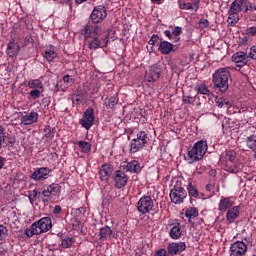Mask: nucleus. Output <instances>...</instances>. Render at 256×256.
<instances>
[{"mask_svg":"<svg viewBox=\"0 0 256 256\" xmlns=\"http://www.w3.org/2000/svg\"><path fill=\"white\" fill-rule=\"evenodd\" d=\"M107 17V9L105 6H96L94 7L90 19L93 24L88 23L84 27L85 33H101L102 29L97 25V23H101Z\"/></svg>","mask_w":256,"mask_h":256,"instance_id":"obj_1","label":"nucleus"},{"mask_svg":"<svg viewBox=\"0 0 256 256\" xmlns=\"http://www.w3.org/2000/svg\"><path fill=\"white\" fill-rule=\"evenodd\" d=\"M229 79L231 81V72L229 68H219L213 74V84L215 89H218L220 93H227L229 91Z\"/></svg>","mask_w":256,"mask_h":256,"instance_id":"obj_2","label":"nucleus"},{"mask_svg":"<svg viewBox=\"0 0 256 256\" xmlns=\"http://www.w3.org/2000/svg\"><path fill=\"white\" fill-rule=\"evenodd\" d=\"M53 227V222L49 217H43L40 220L34 222L30 227L25 229V235L33 237V235H41V233H47Z\"/></svg>","mask_w":256,"mask_h":256,"instance_id":"obj_3","label":"nucleus"},{"mask_svg":"<svg viewBox=\"0 0 256 256\" xmlns=\"http://www.w3.org/2000/svg\"><path fill=\"white\" fill-rule=\"evenodd\" d=\"M207 153V141L200 140L188 151L189 163L201 161Z\"/></svg>","mask_w":256,"mask_h":256,"instance_id":"obj_4","label":"nucleus"},{"mask_svg":"<svg viewBox=\"0 0 256 256\" xmlns=\"http://www.w3.org/2000/svg\"><path fill=\"white\" fill-rule=\"evenodd\" d=\"M245 3V0H234L229 7L228 10V19L227 23L228 25H231V27H235L237 23L239 22V13H243V4Z\"/></svg>","mask_w":256,"mask_h":256,"instance_id":"obj_5","label":"nucleus"},{"mask_svg":"<svg viewBox=\"0 0 256 256\" xmlns=\"http://www.w3.org/2000/svg\"><path fill=\"white\" fill-rule=\"evenodd\" d=\"M171 203L174 205H181L187 199V190L181 186V183L177 182L173 189L170 191Z\"/></svg>","mask_w":256,"mask_h":256,"instance_id":"obj_6","label":"nucleus"},{"mask_svg":"<svg viewBox=\"0 0 256 256\" xmlns=\"http://www.w3.org/2000/svg\"><path fill=\"white\" fill-rule=\"evenodd\" d=\"M137 211L141 213V215H147V213H151L153 211V207H155V201L151 196H142L136 204Z\"/></svg>","mask_w":256,"mask_h":256,"instance_id":"obj_7","label":"nucleus"},{"mask_svg":"<svg viewBox=\"0 0 256 256\" xmlns=\"http://www.w3.org/2000/svg\"><path fill=\"white\" fill-rule=\"evenodd\" d=\"M19 34L14 33L11 35V41L7 45L6 53L9 57H17L21 51V46H19Z\"/></svg>","mask_w":256,"mask_h":256,"instance_id":"obj_8","label":"nucleus"},{"mask_svg":"<svg viewBox=\"0 0 256 256\" xmlns=\"http://www.w3.org/2000/svg\"><path fill=\"white\" fill-rule=\"evenodd\" d=\"M95 123V110L93 108H88L80 120V125L84 127L87 131L93 127Z\"/></svg>","mask_w":256,"mask_h":256,"instance_id":"obj_9","label":"nucleus"},{"mask_svg":"<svg viewBox=\"0 0 256 256\" xmlns=\"http://www.w3.org/2000/svg\"><path fill=\"white\" fill-rule=\"evenodd\" d=\"M162 71L163 67L161 64L156 63L152 65L150 71L146 73V81H148V83H154V81H157L161 77Z\"/></svg>","mask_w":256,"mask_h":256,"instance_id":"obj_10","label":"nucleus"},{"mask_svg":"<svg viewBox=\"0 0 256 256\" xmlns=\"http://www.w3.org/2000/svg\"><path fill=\"white\" fill-rule=\"evenodd\" d=\"M247 253V243L244 241H236L230 246L231 256H243Z\"/></svg>","mask_w":256,"mask_h":256,"instance_id":"obj_11","label":"nucleus"},{"mask_svg":"<svg viewBox=\"0 0 256 256\" xmlns=\"http://www.w3.org/2000/svg\"><path fill=\"white\" fill-rule=\"evenodd\" d=\"M51 173L52 170L48 167L38 168L32 173L31 179L34 181H45V179H49Z\"/></svg>","mask_w":256,"mask_h":256,"instance_id":"obj_12","label":"nucleus"},{"mask_svg":"<svg viewBox=\"0 0 256 256\" xmlns=\"http://www.w3.org/2000/svg\"><path fill=\"white\" fill-rule=\"evenodd\" d=\"M185 249H187L185 242H173L168 244L167 247L168 255H179V253H183Z\"/></svg>","mask_w":256,"mask_h":256,"instance_id":"obj_13","label":"nucleus"},{"mask_svg":"<svg viewBox=\"0 0 256 256\" xmlns=\"http://www.w3.org/2000/svg\"><path fill=\"white\" fill-rule=\"evenodd\" d=\"M232 61L237 64V67H245L249 63V56L247 53L239 51L233 54Z\"/></svg>","mask_w":256,"mask_h":256,"instance_id":"obj_14","label":"nucleus"},{"mask_svg":"<svg viewBox=\"0 0 256 256\" xmlns=\"http://www.w3.org/2000/svg\"><path fill=\"white\" fill-rule=\"evenodd\" d=\"M114 182L117 189H123L127 185V174L121 170H116L114 172Z\"/></svg>","mask_w":256,"mask_h":256,"instance_id":"obj_15","label":"nucleus"},{"mask_svg":"<svg viewBox=\"0 0 256 256\" xmlns=\"http://www.w3.org/2000/svg\"><path fill=\"white\" fill-rule=\"evenodd\" d=\"M111 175H113V166H111L110 164H103L99 169V177L101 181L107 183Z\"/></svg>","mask_w":256,"mask_h":256,"instance_id":"obj_16","label":"nucleus"},{"mask_svg":"<svg viewBox=\"0 0 256 256\" xmlns=\"http://www.w3.org/2000/svg\"><path fill=\"white\" fill-rule=\"evenodd\" d=\"M21 125H33L39 121V114L37 112H30L20 118Z\"/></svg>","mask_w":256,"mask_h":256,"instance_id":"obj_17","label":"nucleus"},{"mask_svg":"<svg viewBox=\"0 0 256 256\" xmlns=\"http://www.w3.org/2000/svg\"><path fill=\"white\" fill-rule=\"evenodd\" d=\"M239 215H241V206H234L227 211L226 221H228V223H235Z\"/></svg>","mask_w":256,"mask_h":256,"instance_id":"obj_18","label":"nucleus"},{"mask_svg":"<svg viewBox=\"0 0 256 256\" xmlns=\"http://www.w3.org/2000/svg\"><path fill=\"white\" fill-rule=\"evenodd\" d=\"M99 241H110L111 237H113V230L109 226H104L99 230Z\"/></svg>","mask_w":256,"mask_h":256,"instance_id":"obj_19","label":"nucleus"},{"mask_svg":"<svg viewBox=\"0 0 256 256\" xmlns=\"http://www.w3.org/2000/svg\"><path fill=\"white\" fill-rule=\"evenodd\" d=\"M237 159V152L234 150H226L222 155L220 156V161H223L224 163H235V160Z\"/></svg>","mask_w":256,"mask_h":256,"instance_id":"obj_20","label":"nucleus"},{"mask_svg":"<svg viewBox=\"0 0 256 256\" xmlns=\"http://www.w3.org/2000/svg\"><path fill=\"white\" fill-rule=\"evenodd\" d=\"M123 168L129 173H139L141 171V164L137 160H133L124 165Z\"/></svg>","mask_w":256,"mask_h":256,"instance_id":"obj_21","label":"nucleus"},{"mask_svg":"<svg viewBox=\"0 0 256 256\" xmlns=\"http://www.w3.org/2000/svg\"><path fill=\"white\" fill-rule=\"evenodd\" d=\"M235 205L234 201H231V198H222L218 204V210L220 211H229Z\"/></svg>","mask_w":256,"mask_h":256,"instance_id":"obj_22","label":"nucleus"},{"mask_svg":"<svg viewBox=\"0 0 256 256\" xmlns=\"http://www.w3.org/2000/svg\"><path fill=\"white\" fill-rule=\"evenodd\" d=\"M147 145L145 142H141L139 140L132 139L130 141V153H139L143 147Z\"/></svg>","mask_w":256,"mask_h":256,"instance_id":"obj_23","label":"nucleus"},{"mask_svg":"<svg viewBox=\"0 0 256 256\" xmlns=\"http://www.w3.org/2000/svg\"><path fill=\"white\" fill-rule=\"evenodd\" d=\"M194 91L198 93V95H206V97L211 96V90L205 84H195Z\"/></svg>","mask_w":256,"mask_h":256,"instance_id":"obj_24","label":"nucleus"},{"mask_svg":"<svg viewBox=\"0 0 256 256\" xmlns=\"http://www.w3.org/2000/svg\"><path fill=\"white\" fill-rule=\"evenodd\" d=\"M158 49L162 55H169V53L173 51V44L167 41H162L160 42Z\"/></svg>","mask_w":256,"mask_h":256,"instance_id":"obj_25","label":"nucleus"},{"mask_svg":"<svg viewBox=\"0 0 256 256\" xmlns=\"http://www.w3.org/2000/svg\"><path fill=\"white\" fill-rule=\"evenodd\" d=\"M44 59L51 62L53 59L57 57V53L55 52V48L53 46H49L45 49L43 54Z\"/></svg>","mask_w":256,"mask_h":256,"instance_id":"obj_26","label":"nucleus"},{"mask_svg":"<svg viewBox=\"0 0 256 256\" xmlns=\"http://www.w3.org/2000/svg\"><path fill=\"white\" fill-rule=\"evenodd\" d=\"M46 190L49 191L50 195L53 197H57L59 193H61V186L59 184H50L46 187Z\"/></svg>","mask_w":256,"mask_h":256,"instance_id":"obj_27","label":"nucleus"},{"mask_svg":"<svg viewBox=\"0 0 256 256\" xmlns=\"http://www.w3.org/2000/svg\"><path fill=\"white\" fill-rule=\"evenodd\" d=\"M246 147L250 149V151H256V135L252 134L246 138Z\"/></svg>","mask_w":256,"mask_h":256,"instance_id":"obj_28","label":"nucleus"},{"mask_svg":"<svg viewBox=\"0 0 256 256\" xmlns=\"http://www.w3.org/2000/svg\"><path fill=\"white\" fill-rule=\"evenodd\" d=\"M188 193L190 197H194L195 199L199 197H204L203 193H199V190H197V187L193 185V183H190L188 186Z\"/></svg>","mask_w":256,"mask_h":256,"instance_id":"obj_29","label":"nucleus"},{"mask_svg":"<svg viewBox=\"0 0 256 256\" xmlns=\"http://www.w3.org/2000/svg\"><path fill=\"white\" fill-rule=\"evenodd\" d=\"M170 237L171 239H179L181 237V224L177 223V225L171 228Z\"/></svg>","mask_w":256,"mask_h":256,"instance_id":"obj_30","label":"nucleus"},{"mask_svg":"<svg viewBox=\"0 0 256 256\" xmlns=\"http://www.w3.org/2000/svg\"><path fill=\"white\" fill-rule=\"evenodd\" d=\"M117 103H119V99H117V97L115 96H111L110 98H106L104 100V105H106V107H109V109H113L115 105H117Z\"/></svg>","mask_w":256,"mask_h":256,"instance_id":"obj_31","label":"nucleus"},{"mask_svg":"<svg viewBox=\"0 0 256 256\" xmlns=\"http://www.w3.org/2000/svg\"><path fill=\"white\" fill-rule=\"evenodd\" d=\"M78 147L82 151V153H90L91 152V143L87 141H79Z\"/></svg>","mask_w":256,"mask_h":256,"instance_id":"obj_32","label":"nucleus"},{"mask_svg":"<svg viewBox=\"0 0 256 256\" xmlns=\"http://www.w3.org/2000/svg\"><path fill=\"white\" fill-rule=\"evenodd\" d=\"M185 216L188 219H195V217H199V210L195 207L188 208L185 212Z\"/></svg>","mask_w":256,"mask_h":256,"instance_id":"obj_33","label":"nucleus"},{"mask_svg":"<svg viewBox=\"0 0 256 256\" xmlns=\"http://www.w3.org/2000/svg\"><path fill=\"white\" fill-rule=\"evenodd\" d=\"M59 91H63V93H65V91H67V86L65 85V82H63V79L58 80L55 85L54 93H59Z\"/></svg>","mask_w":256,"mask_h":256,"instance_id":"obj_34","label":"nucleus"},{"mask_svg":"<svg viewBox=\"0 0 256 256\" xmlns=\"http://www.w3.org/2000/svg\"><path fill=\"white\" fill-rule=\"evenodd\" d=\"M63 83L66 85V88L69 89V87H73L75 85V78L71 77L70 75H64L63 76Z\"/></svg>","mask_w":256,"mask_h":256,"instance_id":"obj_35","label":"nucleus"},{"mask_svg":"<svg viewBox=\"0 0 256 256\" xmlns=\"http://www.w3.org/2000/svg\"><path fill=\"white\" fill-rule=\"evenodd\" d=\"M18 41L19 43H22V45H24V47H27V45H29V43H33V37H31V35H27L24 38H21V35L18 34Z\"/></svg>","mask_w":256,"mask_h":256,"instance_id":"obj_36","label":"nucleus"},{"mask_svg":"<svg viewBox=\"0 0 256 256\" xmlns=\"http://www.w3.org/2000/svg\"><path fill=\"white\" fill-rule=\"evenodd\" d=\"M101 47V40L94 36L92 40L89 42V49H99Z\"/></svg>","mask_w":256,"mask_h":256,"instance_id":"obj_37","label":"nucleus"},{"mask_svg":"<svg viewBox=\"0 0 256 256\" xmlns=\"http://www.w3.org/2000/svg\"><path fill=\"white\" fill-rule=\"evenodd\" d=\"M28 87H30V89H42L43 83L38 79L31 80L28 82Z\"/></svg>","mask_w":256,"mask_h":256,"instance_id":"obj_38","label":"nucleus"},{"mask_svg":"<svg viewBox=\"0 0 256 256\" xmlns=\"http://www.w3.org/2000/svg\"><path fill=\"white\" fill-rule=\"evenodd\" d=\"M147 132L145 131H139L137 134H136V138H134V140L136 141H140L142 143H146L147 144Z\"/></svg>","mask_w":256,"mask_h":256,"instance_id":"obj_39","label":"nucleus"},{"mask_svg":"<svg viewBox=\"0 0 256 256\" xmlns=\"http://www.w3.org/2000/svg\"><path fill=\"white\" fill-rule=\"evenodd\" d=\"M39 195H41V193L38 192L37 190L29 191L28 198H29L30 203H35V201H37V199H39Z\"/></svg>","mask_w":256,"mask_h":256,"instance_id":"obj_40","label":"nucleus"},{"mask_svg":"<svg viewBox=\"0 0 256 256\" xmlns=\"http://www.w3.org/2000/svg\"><path fill=\"white\" fill-rule=\"evenodd\" d=\"M8 235L9 230L4 225H0V241H3V239H7Z\"/></svg>","mask_w":256,"mask_h":256,"instance_id":"obj_41","label":"nucleus"},{"mask_svg":"<svg viewBox=\"0 0 256 256\" xmlns=\"http://www.w3.org/2000/svg\"><path fill=\"white\" fill-rule=\"evenodd\" d=\"M61 245L64 249H69V247L73 245V239L65 237L64 239H62Z\"/></svg>","mask_w":256,"mask_h":256,"instance_id":"obj_42","label":"nucleus"},{"mask_svg":"<svg viewBox=\"0 0 256 256\" xmlns=\"http://www.w3.org/2000/svg\"><path fill=\"white\" fill-rule=\"evenodd\" d=\"M42 195H43V197L46 198L43 200V203H49V201H53V196L51 195L49 190H47L46 188L43 189Z\"/></svg>","mask_w":256,"mask_h":256,"instance_id":"obj_43","label":"nucleus"},{"mask_svg":"<svg viewBox=\"0 0 256 256\" xmlns=\"http://www.w3.org/2000/svg\"><path fill=\"white\" fill-rule=\"evenodd\" d=\"M182 101L184 105H194L195 103V97H191V96H183L182 97Z\"/></svg>","mask_w":256,"mask_h":256,"instance_id":"obj_44","label":"nucleus"},{"mask_svg":"<svg viewBox=\"0 0 256 256\" xmlns=\"http://www.w3.org/2000/svg\"><path fill=\"white\" fill-rule=\"evenodd\" d=\"M248 11H253V4L249 0H244L243 13H247Z\"/></svg>","mask_w":256,"mask_h":256,"instance_id":"obj_45","label":"nucleus"},{"mask_svg":"<svg viewBox=\"0 0 256 256\" xmlns=\"http://www.w3.org/2000/svg\"><path fill=\"white\" fill-rule=\"evenodd\" d=\"M179 7L184 11H193V5H191V2L180 3Z\"/></svg>","mask_w":256,"mask_h":256,"instance_id":"obj_46","label":"nucleus"},{"mask_svg":"<svg viewBox=\"0 0 256 256\" xmlns=\"http://www.w3.org/2000/svg\"><path fill=\"white\" fill-rule=\"evenodd\" d=\"M45 131V137H47L48 139H53V137H55V133H57V130L55 128H48Z\"/></svg>","mask_w":256,"mask_h":256,"instance_id":"obj_47","label":"nucleus"},{"mask_svg":"<svg viewBox=\"0 0 256 256\" xmlns=\"http://www.w3.org/2000/svg\"><path fill=\"white\" fill-rule=\"evenodd\" d=\"M5 128L0 125V149L3 147V143H5Z\"/></svg>","mask_w":256,"mask_h":256,"instance_id":"obj_48","label":"nucleus"},{"mask_svg":"<svg viewBox=\"0 0 256 256\" xmlns=\"http://www.w3.org/2000/svg\"><path fill=\"white\" fill-rule=\"evenodd\" d=\"M216 105H218L219 107H229L230 103L229 101L223 99V98H218L216 100Z\"/></svg>","mask_w":256,"mask_h":256,"instance_id":"obj_49","label":"nucleus"},{"mask_svg":"<svg viewBox=\"0 0 256 256\" xmlns=\"http://www.w3.org/2000/svg\"><path fill=\"white\" fill-rule=\"evenodd\" d=\"M190 5H192L193 11L197 12L199 11V5L201 3V0H190Z\"/></svg>","mask_w":256,"mask_h":256,"instance_id":"obj_50","label":"nucleus"},{"mask_svg":"<svg viewBox=\"0 0 256 256\" xmlns=\"http://www.w3.org/2000/svg\"><path fill=\"white\" fill-rule=\"evenodd\" d=\"M30 96L32 97V99H39L41 97V90L34 89L30 91Z\"/></svg>","mask_w":256,"mask_h":256,"instance_id":"obj_51","label":"nucleus"},{"mask_svg":"<svg viewBox=\"0 0 256 256\" xmlns=\"http://www.w3.org/2000/svg\"><path fill=\"white\" fill-rule=\"evenodd\" d=\"M248 59H253L256 61V46H252L250 48V52L248 53Z\"/></svg>","mask_w":256,"mask_h":256,"instance_id":"obj_52","label":"nucleus"},{"mask_svg":"<svg viewBox=\"0 0 256 256\" xmlns=\"http://www.w3.org/2000/svg\"><path fill=\"white\" fill-rule=\"evenodd\" d=\"M198 26L200 27V29H206V27H209V20L201 19L198 23Z\"/></svg>","mask_w":256,"mask_h":256,"instance_id":"obj_53","label":"nucleus"},{"mask_svg":"<svg viewBox=\"0 0 256 256\" xmlns=\"http://www.w3.org/2000/svg\"><path fill=\"white\" fill-rule=\"evenodd\" d=\"M158 41H159V36L157 34H153L148 43L149 45H157Z\"/></svg>","mask_w":256,"mask_h":256,"instance_id":"obj_54","label":"nucleus"},{"mask_svg":"<svg viewBox=\"0 0 256 256\" xmlns=\"http://www.w3.org/2000/svg\"><path fill=\"white\" fill-rule=\"evenodd\" d=\"M249 41V38L247 36L239 37V43L240 45H247V42Z\"/></svg>","mask_w":256,"mask_h":256,"instance_id":"obj_55","label":"nucleus"},{"mask_svg":"<svg viewBox=\"0 0 256 256\" xmlns=\"http://www.w3.org/2000/svg\"><path fill=\"white\" fill-rule=\"evenodd\" d=\"M155 256H167V250L160 249L155 253Z\"/></svg>","mask_w":256,"mask_h":256,"instance_id":"obj_56","label":"nucleus"},{"mask_svg":"<svg viewBox=\"0 0 256 256\" xmlns=\"http://www.w3.org/2000/svg\"><path fill=\"white\" fill-rule=\"evenodd\" d=\"M54 215H59L61 213V206L56 205L53 210Z\"/></svg>","mask_w":256,"mask_h":256,"instance_id":"obj_57","label":"nucleus"},{"mask_svg":"<svg viewBox=\"0 0 256 256\" xmlns=\"http://www.w3.org/2000/svg\"><path fill=\"white\" fill-rule=\"evenodd\" d=\"M246 33H256V27L255 26L248 27Z\"/></svg>","mask_w":256,"mask_h":256,"instance_id":"obj_58","label":"nucleus"},{"mask_svg":"<svg viewBox=\"0 0 256 256\" xmlns=\"http://www.w3.org/2000/svg\"><path fill=\"white\" fill-rule=\"evenodd\" d=\"M15 142H16L15 137L13 136L8 137V143L10 145H15Z\"/></svg>","mask_w":256,"mask_h":256,"instance_id":"obj_59","label":"nucleus"},{"mask_svg":"<svg viewBox=\"0 0 256 256\" xmlns=\"http://www.w3.org/2000/svg\"><path fill=\"white\" fill-rule=\"evenodd\" d=\"M74 95H76V97H83L84 95H85V92H83L82 90H77L76 91V94H74Z\"/></svg>","mask_w":256,"mask_h":256,"instance_id":"obj_60","label":"nucleus"},{"mask_svg":"<svg viewBox=\"0 0 256 256\" xmlns=\"http://www.w3.org/2000/svg\"><path fill=\"white\" fill-rule=\"evenodd\" d=\"M72 101H76V103H81V97L76 96L75 94L72 97Z\"/></svg>","mask_w":256,"mask_h":256,"instance_id":"obj_61","label":"nucleus"},{"mask_svg":"<svg viewBox=\"0 0 256 256\" xmlns=\"http://www.w3.org/2000/svg\"><path fill=\"white\" fill-rule=\"evenodd\" d=\"M5 158H3L2 156H0V169H3L4 165H5Z\"/></svg>","mask_w":256,"mask_h":256,"instance_id":"obj_62","label":"nucleus"},{"mask_svg":"<svg viewBox=\"0 0 256 256\" xmlns=\"http://www.w3.org/2000/svg\"><path fill=\"white\" fill-rule=\"evenodd\" d=\"M166 35L168 36V37H173V35H175V37H176V39H177V41H179V33H174V34H171V33H166Z\"/></svg>","mask_w":256,"mask_h":256,"instance_id":"obj_63","label":"nucleus"},{"mask_svg":"<svg viewBox=\"0 0 256 256\" xmlns=\"http://www.w3.org/2000/svg\"><path fill=\"white\" fill-rule=\"evenodd\" d=\"M181 31H182V28L177 26V27H175L173 33H181Z\"/></svg>","mask_w":256,"mask_h":256,"instance_id":"obj_64","label":"nucleus"}]
</instances>
